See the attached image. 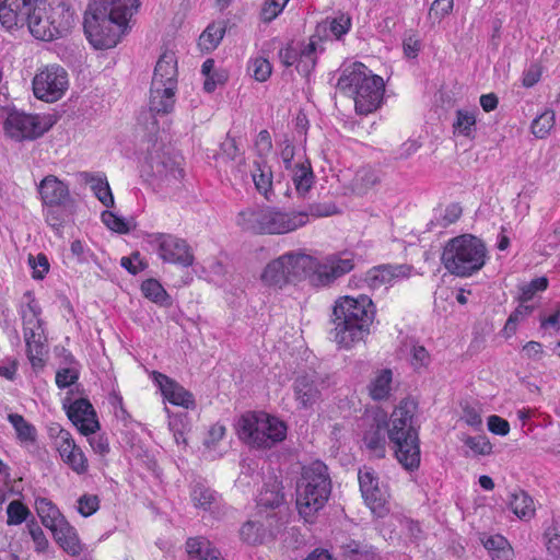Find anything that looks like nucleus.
Masks as SVG:
<instances>
[{"label": "nucleus", "mask_w": 560, "mask_h": 560, "mask_svg": "<svg viewBox=\"0 0 560 560\" xmlns=\"http://www.w3.org/2000/svg\"><path fill=\"white\" fill-rule=\"evenodd\" d=\"M331 492L327 466L316 462L303 471V483L298 491L300 514L307 520L324 508Z\"/></svg>", "instance_id": "nucleus-6"}, {"label": "nucleus", "mask_w": 560, "mask_h": 560, "mask_svg": "<svg viewBox=\"0 0 560 560\" xmlns=\"http://www.w3.org/2000/svg\"><path fill=\"white\" fill-rule=\"evenodd\" d=\"M350 28V16L341 15L339 18L326 19L323 23L318 24L316 32H328L326 36H331L335 39H340L347 34Z\"/></svg>", "instance_id": "nucleus-40"}, {"label": "nucleus", "mask_w": 560, "mask_h": 560, "mask_svg": "<svg viewBox=\"0 0 560 560\" xmlns=\"http://www.w3.org/2000/svg\"><path fill=\"white\" fill-rule=\"evenodd\" d=\"M334 211L311 206L310 212L282 211L277 207L248 208L238 213L237 224L242 230L256 235H282L296 231L308 223V217H328Z\"/></svg>", "instance_id": "nucleus-2"}, {"label": "nucleus", "mask_w": 560, "mask_h": 560, "mask_svg": "<svg viewBox=\"0 0 560 560\" xmlns=\"http://www.w3.org/2000/svg\"><path fill=\"white\" fill-rule=\"evenodd\" d=\"M487 254V247L479 237L463 234L451 238L445 244L441 261L451 275L465 278L485 266Z\"/></svg>", "instance_id": "nucleus-5"}, {"label": "nucleus", "mask_w": 560, "mask_h": 560, "mask_svg": "<svg viewBox=\"0 0 560 560\" xmlns=\"http://www.w3.org/2000/svg\"><path fill=\"white\" fill-rule=\"evenodd\" d=\"M61 208L62 207H44L45 221L55 231H59L65 223V214Z\"/></svg>", "instance_id": "nucleus-58"}, {"label": "nucleus", "mask_w": 560, "mask_h": 560, "mask_svg": "<svg viewBox=\"0 0 560 560\" xmlns=\"http://www.w3.org/2000/svg\"><path fill=\"white\" fill-rule=\"evenodd\" d=\"M358 479L362 498L371 512L377 517L386 516L390 510L388 494L386 489L380 486L375 471L364 467L359 470Z\"/></svg>", "instance_id": "nucleus-14"}, {"label": "nucleus", "mask_w": 560, "mask_h": 560, "mask_svg": "<svg viewBox=\"0 0 560 560\" xmlns=\"http://www.w3.org/2000/svg\"><path fill=\"white\" fill-rule=\"evenodd\" d=\"M30 265L33 269V279L42 280L49 271V262L45 254H37L35 257L30 256Z\"/></svg>", "instance_id": "nucleus-57"}, {"label": "nucleus", "mask_w": 560, "mask_h": 560, "mask_svg": "<svg viewBox=\"0 0 560 560\" xmlns=\"http://www.w3.org/2000/svg\"><path fill=\"white\" fill-rule=\"evenodd\" d=\"M553 126L555 113L552 110H547L534 119L532 122V132L535 137L544 139L548 136Z\"/></svg>", "instance_id": "nucleus-45"}, {"label": "nucleus", "mask_w": 560, "mask_h": 560, "mask_svg": "<svg viewBox=\"0 0 560 560\" xmlns=\"http://www.w3.org/2000/svg\"><path fill=\"white\" fill-rule=\"evenodd\" d=\"M37 189L44 207H65L73 201L69 185L55 175L45 176Z\"/></svg>", "instance_id": "nucleus-23"}, {"label": "nucleus", "mask_w": 560, "mask_h": 560, "mask_svg": "<svg viewBox=\"0 0 560 560\" xmlns=\"http://www.w3.org/2000/svg\"><path fill=\"white\" fill-rule=\"evenodd\" d=\"M8 421L15 430L16 438L21 443H34L36 441V428L25 420L20 413H10Z\"/></svg>", "instance_id": "nucleus-37"}, {"label": "nucleus", "mask_w": 560, "mask_h": 560, "mask_svg": "<svg viewBox=\"0 0 560 560\" xmlns=\"http://www.w3.org/2000/svg\"><path fill=\"white\" fill-rule=\"evenodd\" d=\"M81 178L88 184L98 201L106 208L114 207V196L104 173H81Z\"/></svg>", "instance_id": "nucleus-29"}, {"label": "nucleus", "mask_w": 560, "mask_h": 560, "mask_svg": "<svg viewBox=\"0 0 560 560\" xmlns=\"http://www.w3.org/2000/svg\"><path fill=\"white\" fill-rule=\"evenodd\" d=\"M177 86H166L158 81L151 82L149 108L155 114H168L175 105Z\"/></svg>", "instance_id": "nucleus-28"}, {"label": "nucleus", "mask_w": 560, "mask_h": 560, "mask_svg": "<svg viewBox=\"0 0 560 560\" xmlns=\"http://www.w3.org/2000/svg\"><path fill=\"white\" fill-rule=\"evenodd\" d=\"M294 399L300 409H312L322 398L315 380L307 375H299L292 385Z\"/></svg>", "instance_id": "nucleus-26"}, {"label": "nucleus", "mask_w": 560, "mask_h": 560, "mask_svg": "<svg viewBox=\"0 0 560 560\" xmlns=\"http://www.w3.org/2000/svg\"><path fill=\"white\" fill-rule=\"evenodd\" d=\"M68 88V72L58 63L38 68L32 81L34 96L46 103H55L62 98Z\"/></svg>", "instance_id": "nucleus-10"}, {"label": "nucleus", "mask_w": 560, "mask_h": 560, "mask_svg": "<svg viewBox=\"0 0 560 560\" xmlns=\"http://www.w3.org/2000/svg\"><path fill=\"white\" fill-rule=\"evenodd\" d=\"M256 189L262 195L267 196L268 191L272 187V174L268 170L266 171L259 164L256 165L255 171L252 174Z\"/></svg>", "instance_id": "nucleus-50"}, {"label": "nucleus", "mask_w": 560, "mask_h": 560, "mask_svg": "<svg viewBox=\"0 0 560 560\" xmlns=\"http://www.w3.org/2000/svg\"><path fill=\"white\" fill-rule=\"evenodd\" d=\"M26 302L20 307V315L22 318V325L31 324L35 320H40L42 308L36 301L35 296L31 292H26L24 295Z\"/></svg>", "instance_id": "nucleus-41"}, {"label": "nucleus", "mask_w": 560, "mask_h": 560, "mask_svg": "<svg viewBox=\"0 0 560 560\" xmlns=\"http://www.w3.org/2000/svg\"><path fill=\"white\" fill-rule=\"evenodd\" d=\"M77 503L78 513L83 517H89L100 510L101 500L96 494L84 493L78 499Z\"/></svg>", "instance_id": "nucleus-47"}, {"label": "nucleus", "mask_w": 560, "mask_h": 560, "mask_svg": "<svg viewBox=\"0 0 560 560\" xmlns=\"http://www.w3.org/2000/svg\"><path fill=\"white\" fill-rule=\"evenodd\" d=\"M236 432L249 448L267 451L287 439L288 425L265 411H247L240 417Z\"/></svg>", "instance_id": "nucleus-4"}, {"label": "nucleus", "mask_w": 560, "mask_h": 560, "mask_svg": "<svg viewBox=\"0 0 560 560\" xmlns=\"http://www.w3.org/2000/svg\"><path fill=\"white\" fill-rule=\"evenodd\" d=\"M378 172L370 165L360 167L355 172L354 184L352 185V192L357 195H365L372 187L380 183Z\"/></svg>", "instance_id": "nucleus-35"}, {"label": "nucleus", "mask_w": 560, "mask_h": 560, "mask_svg": "<svg viewBox=\"0 0 560 560\" xmlns=\"http://www.w3.org/2000/svg\"><path fill=\"white\" fill-rule=\"evenodd\" d=\"M30 515V509L20 500H13L7 506V524L10 526L22 524Z\"/></svg>", "instance_id": "nucleus-42"}, {"label": "nucleus", "mask_w": 560, "mask_h": 560, "mask_svg": "<svg viewBox=\"0 0 560 560\" xmlns=\"http://www.w3.org/2000/svg\"><path fill=\"white\" fill-rule=\"evenodd\" d=\"M464 443L468 446L476 455H489L492 452V444L486 436H466Z\"/></svg>", "instance_id": "nucleus-53"}, {"label": "nucleus", "mask_w": 560, "mask_h": 560, "mask_svg": "<svg viewBox=\"0 0 560 560\" xmlns=\"http://www.w3.org/2000/svg\"><path fill=\"white\" fill-rule=\"evenodd\" d=\"M453 132L456 136L474 138L476 133V116L472 112L458 109L453 122Z\"/></svg>", "instance_id": "nucleus-38"}, {"label": "nucleus", "mask_w": 560, "mask_h": 560, "mask_svg": "<svg viewBox=\"0 0 560 560\" xmlns=\"http://www.w3.org/2000/svg\"><path fill=\"white\" fill-rule=\"evenodd\" d=\"M28 532L33 539L35 551L37 553H43L47 551L49 547V541L44 530L36 523H33L28 525Z\"/></svg>", "instance_id": "nucleus-59"}, {"label": "nucleus", "mask_w": 560, "mask_h": 560, "mask_svg": "<svg viewBox=\"0 0 560 560\" xmlns=\"http://www.w3.org/2000/svg\"><path fill=\"white\" fill-rule=\"evenodd\" d=\"M413 271V266L408 264L393 265L382 264L371 268L364 281L371 289H378L382 285H393L396 281L408 279Z\"/></svg>", "instance_id": "nucleus-20"}, {"label": "nucleus", "mask_w": 560, "mask_h": 560, "mask_svg": "<svg viewBox=\"0 0 560 560\" xmlns=\"http://www.w3.org/2000/svg\"><path fill=\"white\" fill-rule=\"evenodd\" d=\"M141 291L147 299L155 303L163 302L167 295L165 289L155 279L144 280L141 284Z\"/></svg>", "instance_id": "nucleus-49"}, {"label": "nucleus", "mask_w": 560, "mask_h": 560, "mask_svg": "<svg viewBox=\"0 0 560 560\" xmlns=\"http://www.w3.org/2000/svg\"><path fill=\"white\" fill-rule=\"evenodd\" d=\"M222 154L232 162H236L238 165L245 163L244 153L240 150L236 139L226 137L221 144Z\"/></svg>", "instance_id": "nucleus-52"}, {"label": "nucleus", "mask_w": 560, "mask_h": 560, "mask_svg": "<svg viewBox=\"0 0 560 560\" xmlns=\"http://www.w3.org/2000/svg\"><path fill=\"white\" fill-rule=\"evenodd\" d=\"M548 552L555 557H560V524L553 523L544 534Z\"/></svg>", "instance_id": "nucleus-51"}, {"label": "nucleus", "mask_w": 560, "mask_h": 560, "mask_svg": "<svg viewBox=\"0 0 560 560\" xmlns=\"http://www.w3.org/2000/svg\"><path fill=\"white\" fill-rule=\"evenodd\" d=\"M241 539L248 545H258L262 542L264 528L262 525L247 521L240 529Z\"/></svg>", "instance_id": "nucleus-44"}, {"label": "nucleus", "mask_w": 560, "mask_h": 560, "mask_svg": "<svg viewBox=\"0 0 560 560\" xmlns=\"http://www.w3.org/2000/svg\"><path fill=\"white\" fill-rule=\"evenodd\" d=\"M23 337L26 346V357L35 372L42 371L47 362L48 346L43 320L24 324Z\"/></svg>", "instance_id": "nucleus-15"}, {"label": "nucleus", "mask_w": 560, "mask_h": 560, "mask_svg": "<svg viewBox=\"0 0 560 560\" xmlns=\"http://www.w3.org/2000/svg\"><path fill=\"white\" fill-rule=\"evenodd\" d=\"M311 260L302 267V277L310 278L316 287H325L337 278L350 271V260L341 259L336 255L326 257L323 261L306 255Z\"/></svg>", "instance_id": "nucleus-13"}, {"label": "nucleus", "mask_w": 560, "mask_h": 560, "mask_svg": "<svg viewBox=\"0 0 560 560\" xmlns=\"http://www.w3.org/2000/svg\"><path fill=\"white\" fill-rule=\"evenodd\" d=\"M416 401L404 399L387 421V436L398 463L409 471L419 468L421 453L418 429L415 425Z\"/></svg>", "instance_id": "nucleus-3"}, {"label": "nucleus", "mask_w": 560, "mask_h": 560, "mask_svg": "<svg viewBox=\"0 0 560 560\" xmlns=\"http://www.w3.org/2000/svg\"><path fill=\"white\" fill-rule=\"evenodd\" d=\"M102 222L112 231L126 234L129 232V226L125 220L109 210H105L101 215Z\"/></svg>", "instance_id": "nucleus-54"}, {"label": "nucleus", "mask_w": 560, "mask_h": 560, "mask_svg": "<svg viewBox=\"0 0 560 560\" xmlns=\"http://www.w3.org/2000/svg\"><path fill=\"white\" fill-rule=\"evenodd\" d=\"M229 71L225 69H218L206 77L203 90L212 93L218 86L224 85L229 80Z\"/></svg>", "instance_id": "nucleus-56"}, {"label": "nucleus", "mask_w": 560, "mask_h": 560, "mask_svg": "<svg viewBox=\"0 0 560 560\" xmlns=\"http://www.w3.org/2000/svg\"><path fill=\"white\" fill-rule=\"evenodd\" d=\"M0 23L8 30L27 26L33 37L52 42L74 26V10L67 0H3Z\"/></svg>", "instance_id": "nucleus-1"}, {"label": "nucleus", "mask_w": 560, "mask_h": 560, "mask_svg": "<svg viewBox=\"0 0 560 560\" xmlns=\"http://www.w3.org/2000/svg\"><path fill=\"white\" fill-rule=\"evenodd\" d=\"M454 5V0H434L430 8V16H434L436 20L441 21L446 15H448Z\"/></svg>", "instance_id": "nucleus-60"}, {"label": "nucleus", "mask_w": 560, "mask_h": 560, "mask_svg": "<svg viewBox=\"0 0 560 560\" xmlns=\"http://www.w3.org/2000/svg\"><path fill=\"white\" fill-rule=\"evenodd\" d=\"M310 261L305 254L287 253L267 264L260 280L268 288L282 289L290 282L301 279L302 267Z\"/></svg>", "instance_id": "nucleus-9"}, {"label": "nucleus", "mask_w": 560, "mask_h": 560, "mask_svg": "<svg viewBox=\"0 0 560 560\" xmlns=\"http://www.w3.org/2000/svg\"><path fill=\"white\" fill-rule=\"evenodd\" d=\"M83 27L86 38L96 49L115 47L127 30V26L118 25L105 11L92 4H89L84 14Z\"/></svg>", "instance_id": "nucleus-8"}, {"label": "nucleus", "mask_w": 560, "mask_h": 560, "mask_svg": "<svg viewBox=\"0 0 560 560\" xmlns=\"http://www.w3.org/2000/svg\"><path fill=\"white\" fill-rule=\"evenodd\" d=\"M148 243L156 248L159 257L165 262L182 267H190L194 264L195 256L184 238L158 232L148 235Z\"/></svg>", "instance_id": "nucleus-11"}, {"label": "nucleus", "mask_w": 560, "mask_h": 560, "mask_svg": "<svg viewBox=\"0 0 560 560\" xmlns=\"http://www.w3.org/2000/svg\"><path fill=\"white\" fill-rule=\"evenodd\" d=\"M548 287V279L539 277L533 279L529 283L525 284L521 290L520 300L522 303L528 302L533 299L534 294L538 291H545Z\"/></svg>", "instance_id": "nucleus-55"}, {"label": "nucleus", "mask_w": 560, "mask_h": 560, "mask_svg": "<svg viewBox=\"0 0 560 560\" xmlns=\"http://www.w3.org/2000/svg\"><path fill=\"white\" fill-rule=\"evenodd\" d=\"M55 541L59 547L72 557H78L83 551L78 530L66 518L50 529Z\"/></svg>", "instance_id": "nucleus-27"}, {"label": "nucleus", "mask_w": 560, "mask_h": 560, "mask_svg": "<svg viewBox=\"0 0 560 560\" xmlns=\"http://www.w3.org/2000/svg\"><path fill=\"white\" fill-rule=\"evenodd\" d=\"M56 450L65 465L77 475H85L90 464L83 450L75 443L72 434L62 428L58 429L55 441Z\"/></svg>", "instance_id": "nucleus-16"}, {"label": "nucleus", "mask_w": 560, "mask_h": 560, "mask_svg": "<svg viewBox=\"0 0 560 560\" xmlns=\"http://www.w3.org/2000/svg\"><path fill=\"white\" fill-rule=\"evenodd\" d=\"M288 2L289 0H266L260 9V21L264 23L272 22L282 13Z\"/></svg>", "instance_id": "nucleus-46"}, {"label": "nucleus", "mask_w": 560, "mask_h": 560, "mask_svg": "<svg viewBox=\"0 0 560 560\" xmlns=\"http://www.w3.org/2000/svg\"><path fill=\"white\" fill-rule=\"evenodd\" d=\"M363 422L368 425L362 439L363 446L370 455L376 458L385 457L388 429L386 415L381 411L373 412L371 416L368 415Z\"/></svg>", "instance_id": "nucleus-18"}, {"label": "nucleus", "mask_w": 560, "mask_h": 560, "mask_svg": "<svg viewBox=\"0 0 560 560\" xmlns=\"http://www.w3.org/2000/svg\"><path fill=\"white\" fill-rule=\"evenodd\" d=\"M292 182L300 195H305L311 189L314 183V174L308 162L294 166Z\"/></svg>", "instance_id": "nucleus-39"}, {"label": "nucleus", "mask_w": 560, "mask_h": 560, "mask_svg": "<svg viewBox=\"0 0 560 560\" xmlns=\"http://www.w3.org/2000/svg\"><path fill=\"white\" fill-rule=\"evenodd\" d=\"M226 433V428L221 423L212 424L209 430L207 438L205 440V445L207 447L215 446L220 441L223 440Z\"/></svg>", "instance_id": "nucleus-63"}, {"label": "nucleus", "mask_w": 560, "mask_h": 560, "mask_svg": "<svg viewBox=\"0 0 560 560\" xmlns=\"http://www.w3.org/2000/svg\"><path fill=\"white\" fill-rule=\"evenodd\" d=\"M488 429L494 434L505 436L510 432V423L505 419L493 415L488 418Z\"/></svg>", "instance_id": "nucleus-64"}, {"label": "nucleus", "mask_w": 560, "mask_h": 560, "mask_svg": "<svg viewBox=\"0 0 560 560\" xmlns=\"http://www.w3.org/2000/svg\"><path fill=\"white\" fill-rule=\"evenodd\" d=\"M90 4L105 11L118 25L128 27L129 20L140 7V0H93Z\"/></svg>", "instance_id": "nucleus-25"}, {"label": "nucleus", "mask_w": 560, "mask_h": 560, "mask_svg": "<svg viewBox=\"0 0 560 560\" xmlns=\"http://www.w3.org/2000/svg\"><path fill=\"white\" fill-rule=\"evenodd\" d=\"M510 510L521 520L528 521L535 515L533 498L524 490L518 489L509 495Z\"/></svg>", "instance_id": "nucleus-33"}, {"label": "nucleus", "mask_w": 560, "mask_h": 560, "mask_svg": "<svg viewBox=\"0 0 560 560\" xmlns=\"http://www.w3.org/2000/svg\"><path fill=\"white\" fill-rule=\"evenodd\" d=\"M187 553L195 560H224L220 551L205 537H190L186 541Z\"/></svg>", "instance_id": "nucleus-31"}, {"label": "nucleus", "mask_w": 560, "mask_h": 560, "mask_svg": "<svg viewBox=\"0 0 560 560\" xmlns=\"http://www.w3.org/2000/svg\"><path fill=\"white\" fill-rule=\"evenodd\" d=\"M330 339L340 348L348 349L350 337V295L340 296L332 307Z\"/></svg>", "instance_id": "nucleus-21"}, {"label": "nucleus", "mask_w": 560, "mask_h": 560, "mask_svg": "<svg viewBox=\"0 0 560 560\" xmlns=\"http://www.w3.org/2000/svg\"><path fill=\"white\" fill-rule=\"evenodd\" d=\"M375 314V305L369 295L352 298V343L370 335Z\"/></svg>", "instance_id": "nucleus-19"}, {"label": "nucleus", "mask_w": 560, "mask_h": 560, "mask_svg": "<svg viewBox=\"0 0 560 560\" xmlns=\"http://www.w3.org/2000/svg\"><path fill=\"white\" fill-rule=\"evenodd\" d=\"M158 81L166 86H177V62L174 54L164 52L159 58L152 82Z\"/></svg>", "instance_id": "nucleus-30"}, {"label": "nucleus", "mask_w": 560, "mask_h": 560, "mask_svg": "<svg viewBox=\"0 0 560 560\" xmlns=\"http://www.w3.org/2000/svg\"><path fill=\"white\" fill-rule=\"evenodd\" d=\"M248 69L252 71L254 79L258 82L267 81L270 78L272 71V67L269 60L262 57L252 59L249 61Z\"/></svg>", "instance_id": "nucleus-48"}, {"label": "nucleus", "mask_w": 560, "mask_h": 560, "mask_svg": "<svg viewBox=\"0 0 560 560\" xmlns=\"http://www.w3.org/2000/svg\"><path fill=\"white\" fill-rule=\"evenodd\" d=\"M392 370H382L369 385V393L373 400L387 399L392 389Z\"/></svg>", "instance_id": "nucleus-36"}, {"label": "nucleus", "mask_w": 560, "mask_h": 560, "mask_svg": "<svg viewBox=\"0 0 560 560\" xmlns=\"http://www.w3.org/2000/svg\"><path fill=\"white\" fill-rule=\"evenodd\" d=\"M154 380L158 383L164 399L170 404L184 407L186 409L195 406L192 394L176 381L160 372H154Z\"/></svg>", "instance_id": "nucleus-24"}, {"label": "nucleus", "mask_w": 560, "mask_h": 560, "mask_svg": "<svg viewBox=\"0 0 560 560\" xmlns=\"http://www.w3.org/2000/svg\"><path fill=\"white\" fill-rule=\"evenodd\" d=\"M56 385L59 388H67L73 385L78 381V374L75 371L69 368L60 369L56 373Z\"/></svg>", "instance_id": "nucleus-62"}, {"label": "nucleus", "mask_w": 560, "mask_h": 560, "mask_svg": "<svg viewBox=\"0 0 560 560\" xmlns=\"http://www.w3.org/2000/svg\"><path fill=\"white\" fill-rule=\"evenodd\" d=\"M36 512L43 525L49 530L56 527L57 524L62 522L66 517L61 514L59 509L49 499L39 498L35 502Z\"/></svg>", "instance_id": "nucleus-34"}, {"label": "nucleus", "mask_w": 560, "mask_h": 560, "mask_svg": "<svg viewBox=\"0 0 560 560\" xmlns=\"http://www.w3.org/2000/svg\"><path fill=\"white\" fill-rule=\"evenodd\" d=\"M69 420L85 436L94 434L100 429L94 407L86 398L75 399L67 409Z\"/></svg>", "instance_id": "nucleus-22"}, {"label": "nucleus", "mask_w": 560, "mask_h": 560, "mask_svg": "<svg viewBox=\"0 0 560 560\" xmlns=\"http://www.w3.org/2000/svg\"><path fill=\"white\" fill-rule=\"evenodd\" d=\"M355 88L354 107L359 115L376 110L383 100L385 83L382 77L374 74L362 62L352 63V86Z\"/></svg>", "instance_id": "nucleus-7"}, {"label": "nucleus", "mask_w": 560, "mask_h": 560, "mask_svg": "<svg viewBox=\"0 0 560 560\" xmlns=\"http://www.w3.org/2000/svg\"><path fill=\"white\" fill-rule=\"evenodd\" d=\"M51 127L49 117L12 112L3 124L8 137L22 141L33 140L43 136Z\"/></svg>", "instance_id": "nucleus-12"}, {"label": "nucleus", "mask_w": 560, "mask_h": 560, "mask_svg": "<svg viewBox=\"0 0 560 560\" xmlns=\"http://www.w3.org/2000/svg\"><path fill=\"white\" fill-rule=\"evenodd\" d=\"M316 45L315 36L301 48L296 47V43L290 42L279 50L278 56L284 67L295 66L299 73L307 77L316 65Z\"/></svg>", "instance_id": "nucleus-17"}, {"label": "nucleus", "mask_w": 560, "mask_h": 560, "mask_svg": "<svg viewBox=\"0 0 560 560\" xmlns=\"http://www.w3.org/2000/svg\"><path fill=\"white\" fill-rule=\"evenodd\" d=\"M190 497L194 505L203 510H209L215 502V492L202 485H196Z\"/></svg>", "instance_id": "nucleus-43"}, {"label": "nucleus", "mask_w": 560, "mask_h": 560, "mask_svg": "<svg viewBox=\"0 0 560 560\" xmlns=\"http://www.w3.org/2000/svg\"><path fill=\"white\" fill-rule=\"evenodd\" d=\"M255 150L260 156L268 155L272 150V140L268 130H260L255 141Z\"/></svg>", "instance_id": "nucleus-61"}, {"label": "nucleus", "mask_w": 560, "mask_h": 560, "mask_svg": "<svg viewBox=\"0 0 560 560\" xmlns=\"http://www.w3.org/2000/svg\"><path fill=\"white\" fill-rule=\"evenodd\" d=\"M226 27V21L223 20L210 23L199 36L198 46L200 50L206 52L213 51L222 42Z\"/></svg>", "instance_id": "nucleus-32"}]
</instances>
